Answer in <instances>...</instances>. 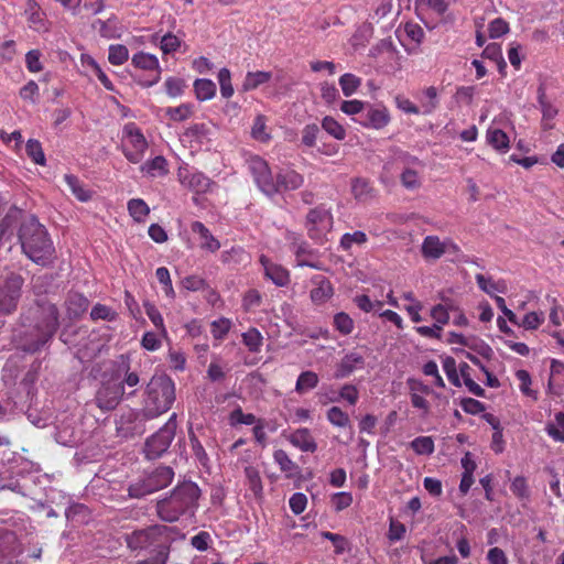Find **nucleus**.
Listing matches in <instances>:
<instances>
[{
    "instance_id": "obj_4",
    "label": "nucleus",
    "mask_w": 564,
    "mask_h": 564,
    "mask_svg": "<svg viewBox=\"0 0 564 564\" xmlns=\"http://www.w3.org/2000/svg\"><path fill=\"white\" fill-rule=\"evenodd\" d=\"M175 401V384L166 375H155L147 384L142 401V416L153 420L167 412Z\"/></svg>"
},
{
    "instance_id": "obj_56",
    "label": "nucleus",
    "mask_w": 564,
    "mask_h": 564,
    "mask_svg": "<svg viewBox=\"0 0 564 564\" xmlns=\"http://www.w3.org/2000/svg\"><path fill=\"white\" fill-rule=\"evenodd\" d=\"M319 127L316 123L306 124L301 132V142L307 147L313 148L316 144Z\"/></svg>"
},
{
    "instance_id": "obj_35",
    "label": "nucleus",
    "mask_w": 564,
    "mask_h": 564,
    "mask_svg": "<svg viewBox=\"0 0 564 564\" xmlns=\"http://www.w3.org/2000/svg\"><path fill=\"white\" fill-rule=\"evenodd\" d=\"M194 90L197 99L205 101L215 97L216 85L210 79L199 78L194 82Z\"/></svg>"
},
{
    "instance_id": "obj_29",
    "label": "nucleus",
    "mask_w": 564,
    "mask_h": 564,
    "mask_svg": "<svg viewBox=\"0 0 564 564\" xmlns=\"http://www.w3.org/2000/svg\"><path fill=\"white\" fill-rule=\"evenodd\" d=\"M538 101L541 106V110L543 113V127L544 129H552L553 124L551 123L552 120L557 115V108L553 104H551L549 100H546L545 97V90L543 88L539 89V96Z\"/></svg>"
},
{
    "instance_id": "obj_40",
    "label": "nucleus",
    "mask_w": 564,
    "mask_h": 564,
    "mask_svg": "<svg viewBox=\"0 0 564 564\" xmlns=\"http://www.w3.org/2000/svg\"><path fill=\"white\" fill-rule=\"evenodd\" d=\"M128 210L133 217V219L138 223L144 220V218L149 215L150 208L148 204L141 198H133L128 202Z\"/></svg>"
},
{
    "instance_id": "obj_17",
    "label": "nucleus",
    "mask_w": 564,
    "mask_h": 564,
    "mask_svg": "<svg viewBox=\"0 0 564 564\" xmlns=\"http://www.w3.org/2000/svg\"><path fill=\"white\" fill-rule=\"evenodd\" d=\"M312 283L314 288L311 290V300L314 304L321 305L333 296V286L326 276L315 275Z\"/></svg>"
},
{
    "instance_id": "obj_64",
    "label": "nucleus",
    "mask_w": 564,
    "mask_h": 564,
    "mask_svg": "<svg viewBox=\"0 0 564 564\" xmlns=\"http://www.w3.org/2000/svg\"><path fill=\"white\" fill-rule=\"evenodd\" d=\"M164 87L170 97H177L183 94L185 82L182 78L169 77L164 83Z\"/></svg>"
},
{
    "instance_id": "obj_10",
    "label": "nucleus",
    "mask_w": 564,
    "mask_h": 564,
    "mask_svg": "<svg viewBox=\"0 0 564 564\" xmlns=\"http://www.w3.org/2000/svg\"><path fill=\"white\" fill-rule=\"evenodd\" d=\"M124 393L123 383L118 380H107L101 383L95 395L97 406L102 411H112L120 403Z\"/></svg>"
},
{
    "instance_id": "obj_61",
    "label": "nucleus",
    "mask_w": 564,
    "mask_h": 564,
    "mask_svg": "<svg viewBox=\"0 0 564 564\" xmlns=\"http://www.w3.org/2000/svg\"><path fill=\"white\" fill-rule=\"evenodd\" d=\"M328 421L338 427H346L349 425V416L338 406H332L327 411Z\"/></svg>"
},
{
    "instance_id": "obj_24",
    "label": "nucleus",
    "mask_w": 564,
    "mask_h": 564,
    "mask_svg": "<svg viewBox=\"0 0 564 564\" xmlns=\"http://www.w3.org/2000/svg\"><path fill=\"white\" fill-rule=\"evenodd\" d=\"M487 142L499 152L506 153L510 150V138L499 128H489L487 130Z\"/></svg>"
},
{
    "instance_id": "obj_51",
    "label": "nucleus",
    "mask_w": 564,
    "mask_h": 564,
    "mask_svg": "<svg viewBox=\"0 0 564 564\" xmlns=\"http://www.w3.org/2000/svg\"><path fill=\"white\" fill-rule=\"evenodd\" d=\"M144 308H145V314L148 315L150 321L153 323V325L160 330V333L163 336H166L167 332H166V328L164 325V321H163L161 313L156 308V306L151 303H145Z\"/></svg>"
},
{
    "instance_id": "obj_14",
    "label": "nucleus",
    "mask_w": 564,
    "mask_h": 564,
    "mask_svg": "<svg viewBox=\"0 0 564 564\" xmlns=\"http://www.w3.org/2000/svg\"><path fill=\"white\" fill-rule=\"evenodd\" d=\"M144 421H147V419L142 416V411L139 413L129 410L127 413H123L117 422V431L123 437L140 435L144 432Z\"/></svg>"
},
{
    "instance_id": "obj_54",
    "label": "nucleus",
    "mask_w": 564,
    "mask_h": 564,
    "mask_svg": "<svg viewBox=\"0 0 564 564\" xmlns=\"http://www.w3.org/2000/svg\"><path fill=\"white\" fill-rule=\"evenodd\" d=\"M155 276L158 281L163 285V291L165 295L170 299H174L175 292L172 285L169 270L165 267H160L155 271Z\"/></svg>"
},
{
    "instance_id": "obj_38",
    "label": "nucleus",
    "mask_w": 564,
    "mask_h": 564,
    "mask_svg": "<svg viewBox=\"0 0 564 564\" xmlns=\"http://www.w3.org/2000/svg\"><path fill=\"white\" fill-rule=\"evenodd\" d=\"M545 431L555 442L564 443V412L555 413V422L546 424Z\"/></svg>"
},
{
    "instance_id": "obj_16",
    "label": "nucleus",
    "mask_w": 564,
    "mask_h": 564,
    "mask_svg": "<svg viewBox=\"0 0 564 564\" xmlns=\"http://www.w3.org/2000/svg\"><path fill=\"white\" fill-rule=\"evenodd\" d=\"M22 553L21 544L10 535L3 544L0 543V564H23Z\"/></svg>"
},
{
    "instance_id": "obj_41",
    "label": "nucleus",
    "mask_w": 564,
    "mask_h": 564,
    "mask_svg": "<svg viewBox=\"0 0 564 564\" xmlns=\"http://www.w3.org/2000/svg\"><path fill=\"white\" fill-rule=\"evenodd\" d=\"M152 492L154 491L151 488L145 476L141 479H138L135 482L131 484L128 487V496L134 499L143 498Z\"/></svg>"
},
{
    "instance_id": "obj_26",
    "label": "nucleus",
    "mask_w": 564,
    "mask_h": 564,
    "mask_svg": "<svg viewBox=\"0 0 564 564\" xmlns=\"http://www.w3.org/2000/svg\"><path fill=\"white\" fill-rule=\"evenodd\" d=\"M140 170L151 178L161 177L169 173L167 162L162 155H158L154 159L147 161L141 165Z\"/></svg>"
},
{
    "instance_id": "obj_62",
    "label": "nucleus",
    "mask_w": 564,
    "mask_h": 564,
    "mask_svg": "<svg viewBox=\"0 0 564 564\" xmlns=\"http://www.w3.org/2000/svg\"><path fill=\"white\" fill-rule=\"evenodd\" d=\"M424 95L429 99V102L422 104V113L431 115L435 108L438 106V93L437 89L433 86H430L424 89Z\"/></svg>"
},
{
    "instance_id": "obj_53",
    "label": "nucleus",
    "mask_w": 564,
    "mask_h": 564,
    "mask_svg": "<svg viewBox=\"0 0 564 564\" xmlns=\"http://www.w3.org/2000/svg\"><path fill=\"white\" fill-rule=\"evenodd\" d=\"M401 183L405 189L415 191L421 186V177L413 169H405L401 174Z\"/></svg>"
},
{
    "instance_id": "obj_63",
    "label": "nucleus",
    "mask_w": 564,
    "mask_h": 564,
    "mask_svg": "<svg viewBox=\"0 0 564 564\" xmlns=\"http://www.w3.org/2000/svg\"><path fill=\"white\" fill-rule=\"evenodd\" d=\"M231 328V322L228 318L221 317L212 323V334L215 339L221 340L226 337Z\"/></svg>"
},
{
    "instance_id": "obj_45",
    "label": "nucleus",
    "mask_w": 564,
    "mask_h": 564,
    "mask_svg": "<svg viewBox=\"0 0 564 564\" xmlns=\"http://www.w3.org/2000/svg\"><path fill=\"white\" fill-rule=\"evenodd\" d=\"M192 113L193 110L189 104H182L177 107H167L165 109V116L177 122L186 120Z\"/></svg>"
},
{
    "instance_id": "obj_2",
    "label": "nucleus",
    "mask_w": 564,
    "mask_h": 564,
    "mask_svg": "<svg viewBox=\"0 0 564 564\" xmlns=\"http://www.w3.org/2000/svg\"><path fill=\"white\" fill-rule=\"evenodd\" d=\"M18 238L22 252L34 263L47 265L53 261L55 248L46 228L30 216L19 228Z\"/></svg>"
},
{
    "instance_id": "obj_57",
    "label": "nucleus",
    "mask_w": 564,
    "mask_h": 564,
    "mask_svg": "<svg viewBox=\"0 0 564 564\" xmlns=\"http://www.w3.org/2000/svg\"><path fill=\"white\" fill-rule=\"evenodd\" d=\"M128 57L129 52L124 45H110L108 59L112 65H122Z\"/></svg>"
},
{
    "instance_id": "obj_60",
    "label": "nucleus",
    "mask_w": 564,
    "mask_h": 564,
    "mask_svg": "<svg viewBox=\"0 0 564 564\" xmlns=\"http://www.w3.org/2000/svg\"><path fill=\"white\" fill-rule=\"evenodd\" d=\"M545 321V314L543 312H531L523 316L520 326L524 329H536Z\"/></svg>"
},
{
    "instance_id": "obj_46",
    "label": "nucleus",
    "mask_w": 564,
    "mask_h": 564,
    "mask_svg": "<svg viewBox=\"0 0 564 564\" xmlns=\"http://www.w3.org/2000/svg\"><path fill=\"white\" fill-rule=\"evenodd\" d=\"M411 448L419 455H431L435 447L430 436H420L411 442Z\"/></svg>"
},
{
    "instance_id": "obj_25",
    "label": "nucleus",
    "mask_w": 564,
    "mask_h": 564,
    "mask_svg": "<svg viewBox=\"0 0 564 564\" xmlns=\"http://www.w3.org/2000/svg\"><path fill=\"white\" fill-rule=\"evenodd\" d=\"M291 443L303 452L314 453L317 445L307 429L295 431L290 438Z\"/></svg>"
},
{
    "instance_id": "obj_49",
    "label": "nucleus",
    "mask_w": 564,
    "mask_h": 564,
    "mask_svg": "<svg viewBox=\"0 0 564 564\" xmlns=\"http://www.w3.org/2000/svg\"><path fill=\"white\" fill-rule=\"evenodd\" d=\"M218 82L221 96L226 99L230 98L234 95V87L231 84V74L228 68L224 67L218 72Z\"/></svg>"
},
{
    "instance_id": "obj_11",
    "label": "nucleus",
    "mask_w": 564,
    "mask_h": 564,
    "mask_svg": "<svg viewBox=\"0 0 564 564\" xmlns=\"http://www.w3.org/2000/svg\"><path fill=\"white\" fill-rule=\"evenodd\" d=\"M446 252L457 253L459 247L452 239L441 240L437 236H427L421 245V253L426 260H438Z\"/></svg>"
},
{
    "instance_id": "obj_43",
    "label": "nucleus",
    "mask_w": 564,
    "mask_h": 564,
    "mask_svg": "<svg viewBox=\"0 0 564 564\" xmlns=\"http://www.w3.org/2000/svg\"><path fill=\"white\" fill-rule=\"evenodd\" d=\"M322 128L336 140H344L346 138V131L344 127L333 117L326 116L323 118Z\"/></svg>"
},
{
    "instance_id": "obj_7",
    "label": "nucleus",
    "mask_w": 564,
    "mask_h": 564,
    "mask_svg": "<svg viewBox=\"0 0 564 564\" xmlns=\"http://www.w3.org/2000/svg\"><path fill=\"white\" fill-rule=\"evenodd\" d=\"M176 414L173 413L167 422L145 442L144 453L147 458L156 459L170 447L176 432Z\"/></svg>"
},
{
    "instance_id": "obj_34",
    "label": "nucleus",
    "mask_w": 564,
    "mask_h": 564,
    "mask_svg": "<svg viewBox=\"0 0 564 564\" xmlns=\"http://www.w3.org/2000/svg\"><path fill=\"white\" fill-rule=\"evenodd\" d=\"M476 282L480 290L489 295H494L495 292L506 293L507 285L503 280L494 281L491 278H487L484 274H476Z\"/></svg>"
},
{
    "instance_id": "obj_59",
    "label": "nucleus",
    "mask_w": 564,
    "mask_h": 564,
    "mask_svg": "<svg viewBox=\"0 0 564 564\" xmlns=\"http://www.w3.org/2000/svg\"><path fill=\"white\" fill-rule=\"evenodd\" d=\"M334 325L336 329L343 335H348L354 329V321L344 312L337 313L334 316Z\"/></svg>"
},
{
    "instance_id": "obj_30",
    "label": "nucleus",
    "mask_w": 564,
    "mask_h": 564,
    "mask_svg": "<svg viewBox=\"0 0 564 564\" xmlns=\"http://www.w3.org/2000/svg\"><path fill=\"white\" fill-rule=\"evenodd\" d=\"M271 78V72H248L241 86L242 90L250 91L257 89L259 86L267 84Z\"/></svg>"
},
{
    "instance_id": "obj_44",
    "label": "nucleus",
    "mask_w": 564,
    "mask_h": 564,
    "mask_svg": "<svg viewBox=\"0 0 564 564\" xmlns=\"http://www.w3.org/2000/svg\"><path fill=\"white\" fill-rule=\"evenodd\" d=\"M251 135L257 141H269L270 134L267 132V120L263 115H258L256 117L251 128Z\"/></svg>"
},
{
    "instance_id": "obj_6",
    "label": "nucleus",
    "mask_w": 564,
    "mask_h": 564,
    "mask_svg": "<svg viewBox=\"0 0 564 564\" xmlns=\"http://www.w3.org/2000/svg\"><path fill=\"white\" fill-rule=\"evenodd\" d=\"M23 284V276L14 272L0 281V316L11 315L17 311Z\"/></svg>"
},
{
    "instance_id": "obj_39",
    "label": "nucleus",
    "mask_w": 564,
    "mask_h": 564,
    "mask_svg": "<svg viewBox=\"0 0 564 564\" xmlns=\"http://www.w3.org/2000/svg\"><path fill=\"white\" fill-rule=\"evenodd\" d=\"M318 383V376L313 371H303L297 380L295 386V391L300 394L316 388Z\"/></svg>"
},
{
    "instance_id": "obj_28",
    "label": "nucleus",
    "mask_w": 564,
    "mask_h": 564,
    "mask_svg": "<svg viewBox=\"0 0 564 564\" xmlns=\"http://www.w3.org/2000/svg\"><path fill=\"white\" fill-rule=\"evenodd\" d=\"M246 484L257 499L263 496V485L259 470L253 466L245 468Z\"/></svg>"
},
{
    "instance_id": "obj_5",
    "label": "nucleus",
    "mask_w": 564,
    "mask_h": 564,
    "mask_svg": "<svg viewBox=\"0 0 564 564\" xmlns=\"http://www.w3.org/2000/svg\"><path fill=\"white\" fill-rule=\"evenodd\" d=\"M170 529L166 525H151L142 530L133 531L126 538L127 545L132 551L155 547L156 551L162 547H169Z\"/></svg>"
},
{
    "instance_id": "obj_1",
    "label": "nucleus",
    "mask_w": 564,
    "mask_h": 564,
    "mask_svg": "<svg viewBox=\"0 0 564 564\" xmlns=\"http://www.w3.org/2000/svg\"><path fill=\"white\" fill-rule=\"evenodd\" d=\"M21 325L25 328L21 348L26 352L40 350L56 333L59 313L55 304L45 299L36 300L21 314Z\"/></svg>"
},
{
    "instance_id": "obj_22",
    "label": "nucleus",
    "mask_w": 564,
    "mask_h": 564,
    "mask_svg": "<svg viewBox=\"0 0 564 564\" xmlns=\"http://www.w3.org/2000/svg\"><path fill=\"white\" fill-rule=\"evenodd\" d=\"M191 229L194 234L199 236V246L202 249L216 252L220 248V242L212 235L209 229L203 223H192Z\"/></svg>"
},
{
    "instance_id": "obj_42",
    "label": "nucleus",
    "mask_w": 564,
    "mask_h": 564,
    "mask_svg": "<svg viewBox=\"0 0 564 564\" xmlns=\"http://www.w3.org/2000/svg\"><path fill=\"white\" fill-rule=\"evenodd\" d=\"M360 85L361 79L351 73H346L339 78V86L346 97L354 95Z\"/></svg>"
},
{
    "instance_id": "obj_15",
    "label": "nucleus",
    "mask_w": 564,
    "mask_h": 564,
    "mask_svg": "<svg viewBox=\"0 0 564 564\" xmlns=\"http://www.w3.org/2000/svg\"><path fill=\"white\" fill-rule=\"evenodd\" d=\"M304 183V176L293 169L280 170L273 184L276 187V194L282 191H295L300 188Z\"/></svg>"
},
{
    "instance_id": "obj_47",
    "label": "nucleus",
    "mask_w": 564,
    "mask_h": 564,
    "mask_svg": "<svg viewBox=\"0 0 564 564\" xmlns=\"http://www.w3.org/2000/svg\"><path fill=\"white\" fill-rule=\"evenodd\" d=\"M371 191L368 181L364 178H356L351 183L352 195L358 200H367L371 196Z\"/></svg>"
},
{
    "instance_id": "obj_23",
    "label": "nucleus",
    "mask_w": 564,
    "mask_h": 564,
    "mask_svg": "<svg viewBox=\"0 0 564 564\" xmlns=\"http://www.w3.org/2000/svg\"><path fill=\"white\" fill-rule=\"evenodd\" d=\"M364 365V358L359 354H348L340 360L339 365L337 366L335 377L338 379L346 378L355 370L361 369Z\"/></svg>"
},
{
    "instance_id": "obj_21",
    "label": "nucleus",
    "mask_w": 564,
    "mask_h": 564,
    "mask_svg": "<svg viewBox=\"0 0 564 564\" xmlns=\"http://www.w3.org/2000/svg\"><path fill=\"white\" fill-rule=\"evenodd\" d=\"M65 306L69 318H78L88 310L89 300L78 292H69Z\"/></svg>"
},
{
    "instance_id": "obj_55",
    "label": "nucleus",
    "mask_w": 564,
    "mask_h": 564,
    "mask_svg": "<svg viewBox=\"0 0 564 564\" xmlns=\"http://www.w3.org/2000/svg\"><path fill=\"white\" fill-rule=\"evenodd\" d=\"M482 55L487 59H491L498 63L500 68L507 66L506 61L502 57V52L499 43H489L486 45Z\"/></svg>"
},
{
    "instance_id": "obj_50",
    "label": "nucleus",
    "mask_w": 564,
    "mask_h": 564,
    "mask_svg": "<svg viewBox=\"0 0 564 564\" xmlns=\"http://www.w3.org/2000/svg\"><path fill=\"white\" fill-rule=\"evenodd\" d=\"M188 438H189L191 447H192L195 458L203 466H206L209 460L208 455H207L204 446L202 445V443L199 442V440L197 438V436L195 435V433L192 430H189V432H188Z\"/></svg>"
},
{
    "instance_id": "obj_37",
    "label": "nucleus",
    "mask_w": 564,
    "mask_h": 564,
    "mask_svg": "<svg viewBox=\"0 0 564 564\" xmlns=\"http://www.w3.org/2000/svg\"><path fill=\"white\" fill-rule=\"evenodd\" d=\"M242 343L247 346L249 351L259 352L263 345V337L257 328L251 327L242 334Z\"/></svg>"
},
{
    "instance_id": "obj_9",
    "label": "nucleus",
    "mask_w": 564,
    "mask_h": 564,
    "mask_svg": "<svg viewBox=\"0 0 564 564\" xmlns=\"http://www.w3.org/2000/svg\"><path fill=\"white\" fill-rule=\"evenodd\" d=\"M247 165L258 188L269 197L274 196L276 194V187L273 184L274 177L268 162L254 155L247 161Z\"/></svg>"
},
{
    "instance_id": "obj_13",
    "label": "nucleus",
    "mask_w": 564,
    "mask_h": 564,
    "mask_svg": "<svg viewBox=\"0 0 564 564\" xmlns=\"http://www.w3.org/2000/svg\"><path fill=\"white\" fill-rule=\"evenodd\" d=\"M394 35L404 50L412 53L416 51L417 46L421 44L424 37V30L417 23L406 22L395 29Z\"/></svg>"
},
{
    "instance_id": "obj_33",
    "label": "nucleus",
    "mask_w": 564,
    "mask_h": 564,
    "mask_svg": "<svg viewBox=\"0 0 564 564\" xmlns=\"http://www.w3.org/2000/svg\"><path fill=\"white\" fill-rule=\"evenodd\" d=\"M516 378L519 380V390L527 398L536 401L539 399V393L536 390L532 389V377L527 369H518L516 372Z\"/></svg>"
},
{
    "instance_id": "obj_52",
    "label": "nucleus",
    "mask_w": 564,
    "mask_h": 564,
    "mask_svg": "<svg viewBox=\"0 0 564 564\" xmlns=\"http://www.w3.org/2000/svg\"><path fill=\"white\" fill-rule=\"evenodd\" d=\"M118 314L109 306L104 304H96L90 312V318L93 321L104 319V321H115Z\"/></svg>"
},
{
    "instance_id": "obj_20",
    "label": "nucleus",
    "mask_w": 564,
    "mask_h": 564,
    "mask_svg": "<svg viewBox=\"0 0 564 564\" xmlns=\"http://www.w3.org/2000/svg\"><path fill=\"white\" fill-rule=\"evenodd\" d=\"M131 63L137 68L143 69V70H155L156 72L154 79H152L148 84L149 86H151L160 80L161 68H160L159 59L156 58L155 55L144 53V52H139L132 56Z\"/></svg>"
},
{
    "instance_id": "obj_18",
    "label": "nucleus",
    "mask_w": 564,
    "mask_h": 564,
    "mask_svg": "<svg viewBox=\"0 0 564 564\" xmlns=\"http://www.w3.org/2000/svg\"><path fill=\"white\" fill-rule=\"evenodd\" d=\"M260 263L264 269L265 276L270 279L275 285L284 286L289 283L290 274L286 269L271 262L269 258L263 254L260 257Z\"/></svg>"
},
{
    "instance_id": "obj_19",
    "label": "nucleus",
    "mask_w": 564,
    "mask_h": 564,
    "mask_svg": "<svg viewBox=\"0 0 564 564\" xmlns=\"http://www.w3.org/2000/svg\"><path fill=\"white\" fill-rule=\"evenodd\" d=\"M145 477L155 492L167 487L172 482L174 478V470L169 466H159L153 471L147 474Z\"/></svg>"
},
{
    "instance_id": "obj_36",
    "label": "nucleus",
    "mask_w": 564,
    "mask_h": 564,
    "mask_svg": "<svg viewBox=\"0 0 564 564\" xmlns=\"http://www.w3.org/2000/svg\"><path fill=\"white\" fill-rule=\"evenodd\" d=\"M184 182L196 193H205L213 184L212 180L200 172L192 173L184 178Z\"/></svg>"
},
{
    "instance_id": "obj_31",
    "label": "nucleus",
    "mask_w": 564,
    "mask_h": 564,
    "mask_svg": "<svg viewBox=\"0 0 564 564\" xmlns=\"http://www.w3.org/2000/svg\"><path fill=\"white\" fill-rule=\"evenodd\" d=\"M273 458L279 465L281 471H283L288 478L294 477L299 474V466L289 457L285 451L276 449L273 454Z\"/></svg>"
},
{
    "instance_id": "obj_3",
    "label": "nucleus",
    "mask_w": 564,
    "mask_h": 564,
    "mask_svg": "<svg viewBox=\"0 0 564 564\" xmlns=\"http://www.w3.org/2000/svg\"><path fill=\"white\" fill-rule=\"evenodd\" d=\"M199 487L193 481L177 485L170 496L156 503L158 516L166 522L177 521L182 516H193L198 507Z\"/></svg>"
},
{
    "instance_id": "obj_32",
    "label": "nucleus",
    "mask_w": 564,
    "mask_h": 564,
    "mask_svg": "<svg viewBox=\"0 0 564 564\" xmlns=\"http://www.w3.org/2000/svg\"><path fill=\"white\" fill-rule=\"evenodd\" d=\"M66 184L72 191L73 195L80 202H88L91 198V192L73 174L64 176Z\"/></svg>"
},
{
    "instance_id": "obj_8",
    "label": "nucleus",
    "mask_w": 564,
    "mask_h": 564,
    "mask_svg": "<svg viewBox=\"0 0 564 564\" xmlns=\"http://www.w3.org/2000/svg\"><path fill=\"white\" fill-rule=\"evenodd\" d=\"M305 227L310 238L322 240L333 227V215L330 209L319 205L310 209L306 215Z\"/></svg>"
},
{
    "instance_id": "obj_12",
    "label": "nucleus",
    "mask_w": 564,
    "mask_h": 564,
    "mask_svg": "<svg viewBox=\"0 0 564 564\" xmlns=\"http://www.w3.org/2000/svg\"><path fill=\"white\" fill-rule=\"evenodd\" d=\"M127 144L124 145L123 153L128 161L131 163H139L148 148L145 138L139 129L127 126Z\"/></svg>"
},
{
    "instance_id": "obj_27",
    "label": "nucleus",
    "mask_w": 564,
    "mask_h": 564,
    "mask_svg": "<svg viewBox=\"0 0 564 564\" xmlns=\"http://www.w3.org/2000/svg\"><path fill=\"white\" fill-rule=\"evenodd\" d=\"M355 302L364 312H373L380 317H388V310H383L384 303L381 301L371 300L369 295L362 294L356 296Z\"/></svg>"
},
{
    "instance_id": "obj_48",
    "label": "nucleus",
    "mask_w": 564,
    "mask_h": 564,
    "mask_svg": "<svg viewBox=\"0 0 564 564\" xmlns=\"http://www.w3.org/2000/svg\"><path fill=\"white\" fill-rule=\"evenodd\" d=\"M28 156L36 164H45V155L41 143L37 140L30 139L25 145Z\"/></svg>"
},
{
    "instance_id": "obj_58",
    "label": "nucleus",
    "mask_w": 564,
    "mask_h": 564,
    "mask_svg": "<svg viewBox=\"0 0 564 564\" xmlns=\"http://www.w3.org/2000/svg\"><path fill=\"white\" fill-rule=\"evenodd\" d=\"M510 25L503 18H496L488 24V34L491 39H499L509 32Z\"/></svg>"
}]
</instances>
